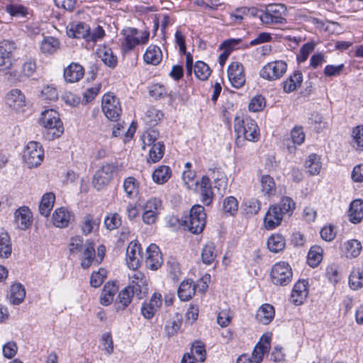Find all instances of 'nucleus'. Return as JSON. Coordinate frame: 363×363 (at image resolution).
I'll return each mask as SVG.
<instances>
[{
    "mask_svg": "<svg viewBox=\"0 0 363 363\" xmlns=\"http://www.w3.org/2000/svg\"><path fill=\"white\" fill-rule=\"evenodd\" d=\"M124 39L122 42V46L125 51H129L133 49L140 43V40L136 37L138 30L136 28H128L122 30Z\"/></svg>",
    "mask_w": 363,
    "mask_h": 363,
    "instance_id": "nucleus-19",
    "label": "nucleus"
},
{
    "mask_svg": "<svg viewBox=\"0 0 363 363\" xmlns=\"http://www.w3.org/2000/svg\"><path fill=\"white\" fill-rule=\"evenodd\" d=\"M308 282L305 280L298 281L295 284L291 291V300L295 305H301L308 295Z\"/></svg>",
    "mask_w": 363,
    "mask_h": 363,
    "instance_id": "nucleus-17",
    "label": "nucleus"
},
{
    "mask_svg": "<svg viewBox=\"0 0 363 363\" xmlns=\"http://www.w3.org/2000/svg\"><path fill=\"white\" fill-rule=\"evenodd\" d=\"M99 56L105 65L109 67L113 68L117 65V57L113 54L111 49L104 48L99 52Z\"/></svg>",
    "mask_w": 363,
    "mask_h": 363,
    "instance_id": "nucleus-47",
    "label": "nucleus"
},
{
    "mask_svg": "<svg viewBox=\"0 0 363 363\" xmlns=\"http://www.w3.org/2000/svg\"><path fill=\"white\" fill-rule=\"evenodd\" d=\"M162 206V201L157 198L149 199L144 207V212L142 216L143 222L147 225L154 224L158 218Z\"/></svg>",
    "mask_w": 363,
    "mask_h": 363,
    "instance_id": "nucleus-10",
    "label": "nucleus"
},
{
    "mask_svg": "<svg viewBox=\"0 0 363 363\" xmlns=\"http://www.w3.org/2000/svg\"><path fill=\"white\" fill-rule=\"evenodd\" d=\"M228 77L232 86L236 89H240L245 83V76L244 68L241 63L233 62L228 69Z\"/></svg>",
    "mask_w": 363,
    "mask_h": 363,
    "instance_id": "nucleus-12",
    "label": "nucleus"
},
{
    "mask_svg": "<svg viewBox=\"0 0 363 363\" xmlns=\"http://www.w3.org/2000/svg\"><path fill=\"white\" fill-rule=\"evenodd\" d=\"M16 48V44L13 40H3L0 41V55H9L12 57V53Z\"/></svg>",
    "mask_w": 363,
    "mask_h": 363,
    "instance_id": "nucleus-59",
    "label": "nucleus"
},
{
    "mask_svg": "<svg viewBox=\"0 0 363 363\" xmlns=\"http://www.w3.org/2000/svg\"><path fill=\"white\" fill-rule=\"evenodd\" d=\"M118 291V286L115 282H108L104 286L101 297L100 302L104 306L110 305L113 301L116 293Z\"/></svg>",
    "mask_w": 363,
    "mask_h": 363,
    "instance_id": "nucleus-26",
    "label": "nucleus"
},
{
    "mask_svg": "<svg viewBox=\"0 0 363 363\" xmlns=\"http://www.w3.org/2000/svg\"><path fill=\"white\" fill-rule=\"evenodd\" d=\"M201 201L204 205L209 206L213 197V193L209 177L203 176L201 180Z\"/></svg>",
    "mask_w": 363,
    "mask_h": 363,
    "instance_id": "nucleus-27",
    "label": "nucleus"
},
{
    "mask_svg": "<svg viewBox=\"0 0 363 363\" xmlns=\"http://www.w3.org/2000/svg\"><path fill=\"white\" fill-rule=\"evenodd\" d=\"M262 190L265 194H269L275 190L274 179L268 174L263 175L261 178Z\"/></svg>",
    "mask_w": 363,
    "mask_h": 363,
    "instance_id": "nucleus-61",
    "label": "nucleus"
},
{
    "mask_svg": "<svg viewBox=\"0 0 363 363\" xmlns=\"http://www.w3.org/2000/svg\"><path fill=\"white\" fill-rule=\"evenodd\" d=\"M265 106V99L261 95L255 96L249 104L248 108L250 111H261Z\"/></svg>",
    "mask_w": 363,
    "mask_h": 363,
    "instance_id": "nucleus-57",
    "label": "nucleus"
},
{
    "mask_svg": "<svg viewBox=\"0 0 363 363\" xmlns=\"http://www.w3.org/2000/svg\"><path fill=\"white\" fill-rule=\"evenodd\" d=\"M159 135V132L155 129L150 128L147 130L141 137L143 143V150H145L146 146H152L153 144L157 143L156 140Z\"/></svg>",
    "mask_w": 363,
    "mask_h": 363,
    "instance_id": "nucleus-48",
    "label": "nucleus"
},
{
    "mask_svg": "<svg viewBox=\"0 0 363 363\" xmlns=\"http://www.w3.org/2000/svg\"><path fill=\"white\" fill-rule=\"evenodd\" d=\"M223 212L229 216H235L238 211V201L234 196L224 199L222 205Z\"/></svg>",
    "mask_w": 363,
    "mask_h": 363,
    "instance_id": "nucleus-44",
    "label": "nucleus"
},
{
    "mask_svg": "<svg viewBox=\"0 0 363 363\" xmlns=\"http://www.w3.org/2000/svg\"><path fill=\"white\" fill-rule=\"evenodd\" d=\"M350 220L353 223H359L363 218V201L359 199L353 201L349 210Z\"/></svg>",
    "mask_w": 363,
    "mask_h": 363,
    "instance_id": "nucleus-29",
    "label": "nucleus"
},
{
    "mask_svg": "<svg viewBox=\"0 0 363 363\" xmlns=\"http://www.w3.org/2000/svg\"><path fill=\"white\" fill-rule=\"evenodd\" d=\"M245 211L247 214L255 215L261 208V203L257 199H250L245 201Z\"/></svg>",
    "mask_w": 363,
    "mask_h": 363,
    "instance_id": "nucleus-60",
    "label": "nucleus"
},
{
    "mask_svg": "<svg viewBox=\"0 0 363 363\" xmlns=\"http://www.w3.org/2000/svg\"><path fill=\"white\" fill-rule=\"evenodd\" d=\"M101 107L108 119L118 121L122 111L118 99L112 94H106L103 96Z\"/></svg>",
    "mask_w": 363,
    "mask_h": 363,
    "instance_id": "nucleus-9",
    "label": "nucleus"
},
{
    "mask_svg": "<svg viewBox=\"0 0 363 363\" xmlns=\"http://www.w3.org/2000/svg\"><path fill=\"white\" fill-rule=\"evenodd\" d=\"M234 129L237 133L235 142L238 145L244 140L256 142L259 138V130L257 123L247 116L235 118Z\"/></svg>",
    "mask_w": 363,
    "mask_h": 363,
    "instance_id": "nucleus-1",
    "label": "nucleus"
},
{
    "mask_svg": "<svg viewBox=\"0 0 363 363\" xmlns=\"http://www.w3.org/2000/svg\"><path fill=\"white\" fill-rule=\"evenodd\" d=\"M274 314V307L269 303H265L258 309L256 318L259 323L267 325L273 320Z\"/></svg>",
    "mask_w": 363,
    "mask_h": 363,
    "instance_id": "nucleus-24",
    "label": "nucleus"
},
{
    "mask_svg": "<svg viewBox=\"0 0 363 363\" xmlns=\"http://www.w3.org/2000/svg\"><path fill=\"white\" fill-rule=\"evenodd\" d=\"M191 354L195 357L196 356L200 362H203L206 354L204 345L199 341L194 342L191 349Z\"/></svg>",
    "mask_w": 363,
    "mask_h": 363,
    "instance_id": "nucleus-58",
    "label": "nucleus"
},
{
    "mask_svg": "<svg viewBox=\"0 0 363 363\" xmlns=\"http://www.w3.org/2000/svg\"><path fill=\"white\" fill-rule=\"evenodd\" d=\"M286 245L284 238L280 234L271 235L267 240L268 249L274 253L282 251Z\"/></svg>",
    "mask_w": 363,
    "mask_h": 363,
    "instance_id": "nucleus-35",
    "label": "nucleus"
},
{
    "mask_svg": "<svg viewBox=\"0 0 363 363\" xmlns=\"http://www.w3.org/2000/svg\"><path fill=\"white\" fill-rule=\"evenodd\" d=\"M320 157L316 154H311L308 156L305 162V167L311 175H317L321 169Z\"/></svg>",
    "mask_w": 363,
    "mask_h": 363,
    "instance_id": "nucleus-37",
    "label": "nucleus"
},
{
    "mask_svg": "<svg viewBox=\"0 0 363 363\" xmlns=\"http://www.w3.org/2000/svg\"><path fill=\"white\" fill-rule=\"evenodd\" d=\"M55 201V196L53 193L49 192L45 194L39 205L40 213L45 217L49 216L53 208Z\"/></svg>",
    "mask_w": 363,
    "mask_h": 363,
    "instance_id": "nucleus-28",
    "label": "nucleus"
},
{
    "mask_svg": "<svg viewBox=\"0 0 363 363\" xmlns=\"http://www.w3.org/2000/svg\"><path fill=\"white\" fill-rule=\"evenodd\" d=\"M216 253L213 243L206 244L202 249L201 259L206 264H211L215 259Z\"/></svg>",
    "mask_w": 363,
    "mask_h": 363,
    "instance_id": "nucleus-49",
    "label": "nucleus"
},
{
    "mask_svg": "<svg viewBox=\"0 0 363 363\" xmlns=\"http://www.w3.org/2000/svg\"><path fill=\"white\" fill-rule=\"evenodd\" d=\"M104 224L109 230L117 229L122 224L121 216L117 213H108L104 219Z\"/></svg>",
    "mask_w": 363,
    "mask_h": 363,
    "instance_id": "nucleus-50",
    "label": "nucleus"
},
{
    "mask_svg": "<svg viewBox=\"0 0 363 363\" xmlns=\"http://www.w3.org/2000/svg\"><path fill=\"white\" fill-rule=\"evenodd\" d=\"M292 269L284 262L276 263L271 270L272 281L275 285L286 286L291 281Z\"/></svg>",
    "mask_w": 363,
    "mask_h": 363,
    "instance_id": "nucleus-7",
    "label": "nucleus"
},
{
    "mask_svg": "<svg viewBox=\"0 0 363 363\" xmlns=\"http://www.w3.org/2000/svg\"><path fill=\"white\" fill-rule=\"evenodd\" d=\"M353 147L363 150V125H358L352 131Z\"/></svg>",
    "mask_w": 363,
    "mask_h": 363,
    "instance_id": "nucleus-56",
    "label": "nucleus"
},
{
    "mask_svg": "<svg viewBox=\"0 0 363 363\" xmlns=\"http://www.w3.org/2000/svg\"><path fill=\"white\" fill-rule=\"evenodd\" d=\"M6 104L13 109L19 111L26 105V98L21 90H11L6 95Z\"/></svg>",
    "mask_w": 363,
    "mask_h": 363,
    "instance_id": "nucleus-18",
    "label": "nucleus"
},
{
    "mask_svg": "<svg viewBox=\"0 0 363 363\" xmlns=\"http://www.w3.org/2000/svg\"><path fill=\"white\" fill-rule=\"evenodd\" d=\"M39 123L47 129L45 137L48 140L57 138L64 133L63 123L55 110L47 109L43 111Z\"/></svg>",
    "mask_w": 363,
    "mask_h": 363,
    "instance_id": "nucleus-2",
    "label": "nucleus"
},
{
    "mask_svg": "<svg viewBox=\"0 0 363 363\" xmlns=\"http://www.w3.org/2000/svg\"><path fill=\"white\" fill-rule=\"evenodd\" d=\"M99 220L94 219V216L91 214H86L83 220L82 224V232L84 235L90 234L95 225H98Z\"/></svg>",
    "mask_w": 363,
    "mask_h": 363,
    "instance_id": "nucleus-51",
    "label": "nucleus"
},
{
    "mask_svg": "<svg viewBox=\"0 0 363 363\" xmlns=\"http://www.w3.org/2000/svg\"><path fill=\"white\" fill-rule=\"evenodd\" d=\"M323 249L319 246L311 247L308 253V263L312 267H316L323 258Z\"/></svg>",
    "mask_w": 363,
    "mask_h": 363,
    "instance_id": "nucleus-43",
    "label": "nucleus"
},
{
    "mask_svg": "<svg viewBox=\"0 0 363 363\" xmlns=\"http://www.w3.org/2000/svg\"><path fill=\"white\" fill-rule=\"evenodd\" d=\"M84 74V69L77 63H71L64 69V78L67 82L74 83L79 81Z\"/></svg>",
    "mask_w": 363,
    "mask_h": 363,
    "instance_id": "nucleus-16",
    "label": "nucleus"
},
{
    "mask_svg": "<svg viewBox=\"0 0 363 363\" xmlns=\"http://www.w3.org/2000/svg\"><path fill=\"white\" fill-rule=\"evenodd\" d=\"M127 287H130L132 295L138 299L143 298L148 291L147 279L140 272L133 274L131 283Z\"/></svg>",
    "mask_w": 363,
    "mask_h": 363,
    "instance_id": "nucleus-11",
    "label": "nucleus"
},
{
    "mask_svg": "<svg viewBox=\"0 0 363 363\" xmlns=\"http://www.w3.org/2000/svg\"><path fill=\"white\" fill-rule=\"evenodd\" d=\"M286 12V7L284 4H273L268 5L264 11H261L259 17L264 24H284Z\"/></svg>",
    "mask_w": 363,
    "mask_h": 363,
    "instance_id": "nucleus-4",
    "label": "nucleus"
},
{
    "mask_svg": "<svg viewBox=\"0 0 363 363\" xmlns=\"http://www.w3.org/2000/svg\"><path fill=\"white\" fill-rule=\"evenodd\" d=\"M16 221L21 230L28 228L32 223L31 212L28 207L18 208L15 213Z\"/></svg>",
    "mask_w": 363,
    "mask_h": 363,
    "instance_id": "nucleus-21",
    "label": "nucleus"
},
{
    "mask_svg": "<svg viewBox=\"0 0 363 363\" xmlns=\"http://www.w3.org/2000/svg\"><path fill=\"white\" fill-rule=\"evenodd\" d=\"M139 184L133 177H128L124 179L123 189L128 198L135 196L138 193Z\"/></svg>",
    "mask_w": 363,
    "mask_h": 363,
    "instance_id": "nucleus-40",
    "label": "nucleus"
},
{
    "mask_svg": "<svg viewBox=\"0 0 363 363\" xmlns=\"http://www.w3.org/2000/svg\"><path fill=\"white\" fill-rule=\"evenodd\" d=\"M44 150L40 143L35 141L29 142L23 152V160L29 168L37 167L43 162Z\"/></svg>",
    "mask_w": 363,
    "mask_h": 363,
    "instance_id": "nucleus-6",
    "label": "nucleus"
},
{
    "mask_svg": "<svg viewBox=\"0 0 363 363\" xmlns=\"http://www.w3.org/2000/svg\"><path fill=\"white\" fill-rule=\"evenodd\" d=\"M349 284L351 289L357 290L363 287V268L354 269L349 277Z\"/></svg>",
    "mask_w": 363,
    "mask_h": 363,
    "instance_id": "nucleus-38",
    "label": "nucleus"
},
{
    "mask_svg": "<svg viewBox=\"0 0 363 363\" xmlns=\"http://www.w3.org/2000/svg\"><path fill=\"white\" fill-rule=\"evenodd\" d=\"M132 295L130 287H125L121 291L119 292L115 306L117 311L124 310L131 302Z\"/></svg>",
    "mask_w": 363,
    "mask_h": 363,
    "instance_id": "nucleus-31",
    "label": "nucleus"
},
{
    "mask_svg": "<svg viewBox=\"0 0 363 363\" xmlns=\"http://www.w3.org/2000/svg\"><path fill=\"white\" fill-rule=\"evenodd\" d=\"M142 259L140 245L135 241L129 243L126 250V262L128 267L135 269L140 266Z\"/></svg>",
    "mask_w": 363,
    "mask_h": 363,
    "instance_id": "nucleus-13",
    "label": "nucleus"
},
{
    "mask_svg": "<svg viewBox=\"0 0 363 363\" xmlns=\"http://www.w3.org/2000/svg\"><path fill=\"white\" fill-rule=\"evenodd\" d=\"M303 82L302 73L297 70L283 82V89L286 93H291L301 86Z\"/></svg>",
    "mask_w": 363,
    "mask_h": 363,
    "instance_id": "nucleus-22",
    "label": "nucleus"
},
{
    "mask_svg": "<svg viewBox=\"0 0 363 363\" xmlns=\"http://www.w3.org/2000/svg\"><path fill=\"white\" fill-rule=\"evenodd\" d=\"M206 177H209V182H211V179H213L215 183V187L218 189L220 186H222L226 183V179L224 172L218 167L210 168L208 169V175Z\"/></svg>",
    "mask_w": 363,
    "mask_h": 363,
    "instance_id": "nucleus-42",
    "label": "nucleus"
},
{
    "mask_svg": "<svg viewBox=\"0 0 363 363\" xmlns=\"http://www.w3.org/2000/svg\"><path fill=\"white\" fill-rule=\"evenodd\" d=\"M118 171L116 163H106L98 169L92 179V184L98 191L108 185L113 177V174Z\"/></svg>",
    "mask_w": 363,
    "mask_h": 363,
    "instance_id": "nucleus-5",
    "label": "nucleus"
},
{
    "mask_svg": "<svg viewBox=\"0 0 363 363\" xmlns=\"http://www.w3.org/2000/svg\"><path fill=\"white\" fill-rule=\"evenodd\" d=\"M36 70V64L35 61L29 58L26 60V62L22 65L21 67V72L26 77H30Z\"/></svg>",
    "mask_w": 363,
    "mask_h": 363,
    "instance_id": "nucleus-63",
    "label": "nucleus"
},
{
    "mask_svg": "<svg viewBox=\"0 0 363 363\" xmlns=\"http://www.w3.org/2000/svg\"><path fill=\"white\" fill-rule=\"evenodd\" d=\"M287 69V64L283 60L268 62L259 72V76L267 80L274 81L283 77Z\"/></svg>",
    "mask_w": 363,
    "mask_h": 363,
    "instance_id": "nucleus-8",
    "label": "nucleus"
},
{
    "mask_svg": "<svg viewBox=\"0 0 363 363\" xmlns=\"http://www.w3.org/2000/svg\"><path fill=\"white\" fill-rule=\"evenodd\" d=\"M165 147L162 142L153 144L149 151V160L153 163L160 161L164 156Z\"/></svg>",
    "mask_w": 363,
    "mask_h": 363,
    "instance_id": "nucleus-45",
    "label": "nucleus"
},
{
    "mask_svg": "<svg viewBox=\"0 0 363 363\" xmlns=\"http://www.w3.org/2000/svg\"><path fill=\"white\" fill-rule=\"evenodd\" d=\"M90 27L85 23H78L75 25H72L68 31L69 36L75 38H86L89 34Z\"/></svg>",
    "mask_w": 363,
    "mask_h": 363,
    "instance_id": "nucleus-34",
    "label": "nucleus"
},
{
    "mask_svg": "<svg viewBox=\"0 0 363 363\" xmlns=\"http://www.w3.org/2000/svg\"><path fill=\"white\" fill-rule=\"evenodd\" d=\"M163 113L162 111L151 108L147 110L145 115V121L150 125H155L162 119Z\"/></svg>",
    "mask_w": 363,
    "mask_h": 363,
    "instance_id": "nucleus-55",
    "label": "nucleus"
},
{
    "mask_svg": "<svg viewBox=\"0 0 363 363\" xmlns=\"http://www.w3.org/2000/svg\"><path fill=\"white\" fill-rule=\"evenodd\" d=\"M85 245L86 247L83 252L84 258L82 259L81 266L84 269H88L91 266L95 257V250L92 242L87 241Z\"/></svg>",
    "mask_w": 363,
    "mask_h": 363,
    "instance_id": "nucleus-41",
    "label": "nucleus"
},
{
    "mask_svg": "<svg viewBox=\"0 0 363 363\" xmlns=\"http://www.w3.org/2000/svg\"><path fill=\"white\" fill-rule=\"evenodd\" d=\"M346 257L348 258H354L359 256L362 250L361 242L355 239L347 240L344 243Z\"/></svg>",
    "mask_w": 363,
    "mask_h": 363,
    "instance_id": "nucleus-39",
    "label": "nucleus"
},
{
    "mask_svg": "<svg viewBox=\"0 0 363 363\" xmlns=\"http://www.w3.org/2000/svg\"><path fill=\"white\" fill-rule=\"evenodd\" d=\"M12 253V244L9 235L5 231L0 232V257L8 258Z\"/></svg>",
    "mask_w": 363,
    "mask_h": 363,
    "instance_id": "nucleus-32",
    "label": "nucleus"
},
{
    "mask_svg": "<svg viewBox=\"0 0 363 363\" xmlns=\"http://www.w3.org/2000/svg\"><path fill=\"white\" fill-rule=\"evenodd\" d=\"M315 45L313 43H307L303 45L300 49V53L297 55L298 63L305 62L310 53L314 50Z\"/></svg>",
    "mask_w": 363,
    "mask_h": 363,
    "instance_id": "nucleus-62",
    "label": "nucleus"
},
{
    "mask_svg": "<svg viewBox=\"0 0 363 363\" xmlns=\"http://www.w3.org/2000/svg\"><path fill=\"white\" fill-rule=\"evenodd\" d=\"M206 217L204 208L201 205H195L191 208L189 214L182 218L181 221L176 218H173L172 220L181 222V225L184 226V229L192 233L199 234L206 226Z\"/></svg>",
    "mask_w": 363,
    "mask_h": 363,
    "instance_id": "nucleus-3",
    "label": "nucleus"
},
{
    "mask_svg": "<svg viewBox=\"0 0 363 363\" xmlns=\"http://www.w3.org/2000/svg\"><path fill=\"white\" fill-rule=\"evenodd\" d=\"M146 266L152 270H156L161 267L162 263V254L159 247L155 244H151L146 250Z\"/></svg>",
    "mask_w": 363,
    "mask_h": 363,
    "instance_id": "nucleus-15",
    "label": "nucleus"
},
{
    "mask_svg": "<svg viewBox=\"0 0 363 363\" xmlns=\"http://www.w3.org/2000/svg\"><path fill=\"white\" fill-rule=\"evenodd\" d=\"M60 43L58 39L52 37H44L40 43V50L46 55H52L60 48Z\"/></svg>",
    "mask_w": 363,
    "mask_h": 363,
    "instance_id": "nucleus-30",
    "label": "nucleus"
},
{
    "mask_svg": "<svg viewBox=\"0 0 363 363\" xmlns=\"http://www.w3.org/2000/svg\"><path fill=\"white\" fill-rule=\"evenodd\" d=\"M171 174V169L168 166L162 165L153 172L152 177L155 183L163 184L169 179Z\"/></svg>",
    "mask_w": 363,
    "mask_h": 363,
    "instance_id": "nucleus-33",
    "label": "nucleus"
},
{
    "mask_svg": "<svg viewBox=\"0 0 363 363\" xmlns=\"http://www.w3.org/2000/svg\"><path fill=\"white\" fill-rule=\"evenodd\" d=\"M195 76L200 80H206L211 74V70L207 64L202 61H197L194 67Z\"/></svg>",
    "mask_w": 363,
    "mask_h": 363,
    "instance_id": "nucleus-46",
    "label": "nucleus"
},
{
    "mask_svg": "<svg viewBox=\"0 0 363 363\" xmlns=\"http://www.w3.org/2000/svg\"><path fill=\"white\" fill-rule=\"evenodd\" d=\"M143 58L147 64L157 65L162 61V53L158 46L150 45L147 48Z\"/></svg>",
    "mask_w": 363,
    "mask_h": 363,
    "instance_id": "nucleus-25",
    "label": "nucleus"
},
{
    "mask_svg": "<svg viewBox=\"0 0 363 363\" xmlns=\"http://www.w3.org/2000/svg\"><path fill=\"white\" fill-rule=\"evenodd\" d=\"M5 10L14 17H24L28 13V9L18 4H9L6 6Z\"/></svg>",
    "mask_w": 363,
    "mask_h": 363,
    "instance_id": "nucleus-52",
    "label": "nucleus"
},
{
    "mask_svg": "<svg viewBox=\"0 0 363 363\" xmlns=\"http://www.w3.org/2000/svg\"><path fill=\"white\" fill-rule=\"evenodd\" d=\"M71 218V213L65 208H57L52 214V221L57 228H65L68 225Z\"/></svg>",
    "mask_w": 363,
    "mask_h": 363,
    "instance_id": "nucleus-20",
    "label": "nucleus"
},
{
    "mask_svg": "<svg viewBox=\"0 0 363 363\" xmlns=\"http://www.w3.org/2000/svg\"><path fill=\"white\" fill-rule=\"evenodd\" d=\"M274 206L278 207L284 215L285 213H291L295 208L296 203L291 198L284 196L281 199L279 204Z\"/></svg>",
    "mask_w": 363,
    "mask_h": 363,
    "instance_id": "nucleus-53",
    "label": "nucleus"
},
{
    "mask_svg": "<svg viewBox=\"0 0 363 363\" xmlns=\"http://www.w3.org/2000/svg\"><path fill=\"white\" fill-rule=\"evenodd\" d=\"M196 292V285L192 281H184L179 285L177 294L179 299L182 301H186L191 299Z\"/></svg>",
    "mask_w": 363,
    "mask_h": 363,
    "instance_id": "nucleus-23",
    "label": "nucleus"
},
{
    "mask_svg": "<svg viewBox=\"0 0 363 363\" xmlns=\"http://www.w3.org/2000/svg\"><path fill=\"white\" fill-rule=\"evenodd\" d=\"M283 220V214L281 210L275 206H271L264 218V225L266 229L273 230L279 226Z\"/></svg>",
    "mask_w": 363,
    "mask_h": 363,
    "instance_id": "nucleus-14",
    "label": "nucleus"
},
{
    "mask_svg": "<svg viewBox=\"0 0 363 363\" xmlns=\"http://www.w3.org/2000/svg\"><path fill=\"white\" fill-rule=\"evenodd\" d=\"M26 296V290L20 283L14 284L11 288V302L13 304L18 305L22 303Z\"/></svg>",
    "mask_w": 363,
    "mask_h": 363,
    "instance_id": "nucleus-36",
    "label": "nucleus"
},
{
    "mask_svg": "<svg viewBox=\"0 0 363 363\" xmlns=\"http://www.w3.org/2000/svg\"><path fill=\"white\" fill-rule=\"evenodd\" d=\"M106 276L107 272L104 268H101L99 271L93 272L90 277L91 286L94 288L99 287L106 278Z\"/></svg>",
    "mask_w": 363,
    "mask_h": 363,
    "instance_id": "nucleus-54",
    "label": "nucleus"
},
{
    "mask_svg": "<svg viewBox=\"0 0 363 363\" xmlns=\"http://www.w3.org/2000/svg\"><path fill=\"white\" fill-rule=\"evenodd\" d=\"M149 93L152 97L156 99H160L167 95L166 88L162 84H153L150 86Z\"/></svg>",
    "mask_w": 363,
    "mask_h": 363,
    "instance_id": "nucleus-64",
    "label": "nucleus"
}]
</instances>
